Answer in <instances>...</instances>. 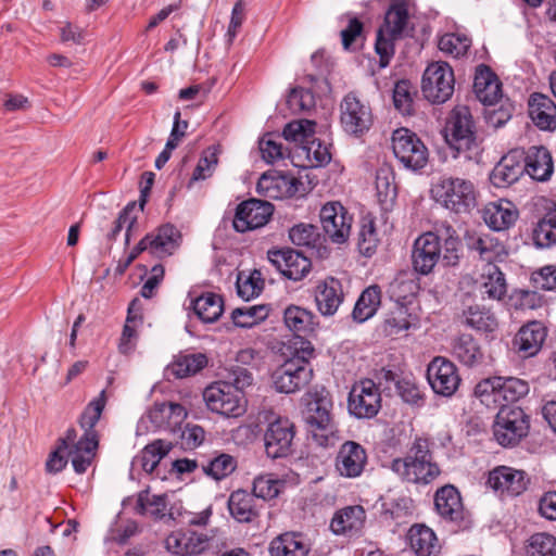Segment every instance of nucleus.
<instances>
[{"label": "nucleus", "mask_w": 556, "mask_h": 556, "mask_svg": "<svg viewBox=\"0 0 556 556\" xmlns=\"http://www.w3.org/2000/svg\"><path fill=\"white\" fill-rule=\"evenodd\" d=\"M105 404V391L102 390L96 399L90 401L81 414L79 425L84 434L78 437L75 429H68L64 438L60 439L55 451L50 454L46 463V468L50 473L62 471L68 459L75 472H86L96 456L99 437L94 427L100 420Z\"/></svg>", "instance_id": "1"}, {"label": "nucleus", "mask_w": 556, "mask_h": 556, "mask_svg": "<svg viewBox=\"0 0 556 556\" xmlns=\"http://www.w3.org/2000/svg\"><path fill=\"white\" fill-rule=\"evenodd\" d=\"M315 128L316 123L309 119L292 121L283 128L285 139L296 144L294 159L299 166L320 167L331 160L328 146L315 138Z\"/></svg>", "instance_id": "2"}, {"label": "nucleus", "mask_w": 556, "mask_h": 556, "mask_svg": "<svg viewBox=\"0 0 556 556\" xmlns=\"http://www.w3.org/2000/svg\"><path fill=\"white\" fill-rule=\"evenodd\" d=\"M391 469L403 480L416 484H429L441 473L433 460L430 442L425 438H416L404 458H396Z\"/></svg>", "instance_id": "3"}, {"label": "nucleus", "mask_w": 556, "mask_h": 556, "mask_svg": "<svg viewBox=\"0 0 556 556\" xmlns=\"http://www.w3.org/2000/svg\"><path fill=\"white\" fill-rule=\"evenodd\" d=\"M430 192L438 204L458 215L469 214L478 205V190L466 178L442 176L432 184Z\"/></svg>", "instance_id": "4"}, {"label": "nucleus", "mask_w": 556, "mask_h": 556, "mask_svg": "<svg viewBox=\"0 0 556 556\" xmlns=\"http://www.w3.org/2000/svg\"><path fill=\"white\" fill-rule=\"evenodd\" d=\"M257 424L265 426L263 441L269 458H283L292 453L295 426L289 417L273 408H264L257 414Z\"/></svg>", "instance_id": "5"}, {"label": "nucleus", "mask_w": 556, "mask_h": 556, "mask_svg": "<svg viewBox=\"0 0 556 556\" xmlns=\"http://www.w3.org/2000/svg\"><path fill=\"white\" fill-rule=\"evenodd\" d=\"M313 354L314 349L311 343L304 342L295 358L287 361L275 370L273 379L278 392L293 393L311 381L313 370L307 361Z\"/></svg>", "instance_id": "6"}, {"label": "nucleus", "mask_w": 556, "mask_h": 556, "mask_svg": "<svg viewBox=\"0 0 556 556\" xmlns=\"http://www.w3.org/2000/svg\"><path fill=\"white\" fill-rule=\"evenodd\" d=\"M408 23V10L405 2H393L386 13L384 23L378 29L376 52L380 56V66L386 67L394 54V41L404 33Z\"/></svg>", "instance_id": "7"}, {"label": "nucleus", "mask_w": 556, "mask_h": 556, "mask_svg": "<svg viewBox=\"0 0 556 556\" xmlns=\"http://www.w3.org/2000/svg\"><path fill=\"white\" fill-rule=\"evenodd\" d=\"M445 138L457 153L477 150L476 126L468 106L456 105L451 111L445 127Z\"/></svg>", "instance_id": "8"}, {"label": "nucleus", "mask_w": 556, "mask_h": 556, "mask_svg": "<svg viewBox=\"0 0 556 556\" xmlns=\"http://www.w3.org/2000/svg\"><path fill=\"white\" fill-rule=\"evenodd\" d=\"M392 149L397 161L407 169L418 170L428 163L429 152L420 138L407 128L393 132Z\"/></svg>", "instance_id": "9"}, {"label": "nucleus", "mask_w": 556, "mask_h": 556, "mask_svg": "<svg viewBox=\"0 0 556 556\" xmlns=\"http://www.w3.org/2000/svg\"><path fill=\"white\" fill-rule=\"evenodd\" d=\"M203 399L210 410L226 417H239L245 412L243 395L226 381L205 388Z\"/></svg>", "instance_id": "10"}, {"label": "nucleus", "mask_w": 556, "mask_h": 556, "mask_svg": "<svg viewBox=\"0 0 556 556\" xmlns=\"http://www.w3.org/2000/svg\"><path fill=\"white\" fill-rule=\"evenodd\" d=\"M454 84L452 67L446 62H433L424 73L421 90L431 103H443L452 97Z\"/></svg>", "instance_id": "11"}, {"label": "nucleus", "mask_w": 556, "mask_h": 556, "mask_svg": "<svg viewBox=\"0 0 556 556\" xmlns=\"http://www.w3.org/2000/svg\"><path fill=\"white\" fill-rule=\"evenodd\" d=\"M529 420L519 407H501L493 424V435L502 446L517 444L528 432Z\"/></svg>", "instance_id": "12"}, {"label": "nucleus", "mask_w": 556, "mask_h": 556, "mask_svg": "<svg viewBox=\"0 0 556 556\" xmlns=\"http://www.w3.org/2000/svg\"><path fill=\"white\" fill-rule=\"evenodd\" d=\"M340 122L346 134L361 136L368 131L372 124L371 110L354 93H349L340 104Z\"/></svg>", "instance_id": "13"}, {"label": "nucleus", "mask_w": 556, "mask_h": 556, "mask_svg": "<svg viewBox=\"0 0 556 556\" xmlns=\"http://www.w3.org/2000/svg\"><path fill=\"white\" fill-rule=\"evenodd\" d=\"M381 407L379 388L370 379L354 384L349 396V409L357 418H371Z\"/></svg>", "instance_id": "14"}, {"label": "nucleus", "mask_w": 556, "mask_h": 556, "mask_svg": "<svg viewBox=\"0 0 556 556\" xmlns=\"http://www.w3.org/2000/svg\"><path fill=\"white\" fill-rule=\"evenodd\" d=\"M319 216L325 233L333 243L346 242L351 235L353 218L341 203H326L321 207Z\"/></svg>", "instance_id": "15"}, {"label": "nucleus", "mask_w": 556, "mask_h": 556, "mask_svg": "<svg viewBox=\"0 0 556 556\" xmlns=\"http://www.w3.org/2000/svg\"><path fill=\"white\" fill-rule=\"evenodd\" d=\"M211 539L207 531L177 530L165 539V547L175 556H193L206 551Z\"/></svg>", "instance_id": "16"}, {"label": "nucleus", "mask_w": 556, "mask_h": 556, "mask_svg": "<svg viewBox=\"0 0 556 556\" xmlns=\"http://www.w3.org/2000/svg\"><path fill=\"white\" fill-rule=\"evenodd\" d=\"M274 207L269 202L251 199L240 203L236 210L233 228L245 232L266 225L273 215Z\"/></svg>", "instance_id": "17"}, {"label": "nucleus", "mask_w": 556, "mask_h": 556, "mask_svg": "<svg viewBox=\"0 0 556 556\" xmlns=\"http://www.w3.org/2000/svg\"><path fill=\"white\" fill-rule=\"evenodd\" d=\"M427 378L432 390L442 396L453 395L460 382L456 366L441 356L434 357L428 365Z\"/></svg>", "instance_id": "18"}, {"label": "nucleus", "mask_w": 556, "mask_h": 556, "mask_svg": "<svg viewBox=\"0 0 556 556\" xmlns=\"http://www.w3.org/2000/svg\"><path fill=\"white\" fill-rule=\"evenodd\" d=\"M267 258L285 277L294 281L301 280L311 270V261L295 250H270Z\"/></svg>", "instance_id": "19"}, {"label": "nucleus", "mask_w": 556, "mask_h": 556, "mask_svg": "<svg viewBox=\"0 0 556 556\" xmlns=\"http://www.w3.org/2000/svg\"><path fill=\"white\" fill-rule=\"evenodd\" d=\"M440 258L441 249L435 232L422 233L415 240L412 261L417 273L421 275L430 274Z\"/></svg>", "instance_id": "20"}, {"label": "nucleus", "mask_w": 556, "mask_h": 556, "mask_svg": "<svg viewBox=\"0 0 556 556\" xmlns=\"http://www.w3.org/2000/svg\"><path fill=\"white\" fill-rule=\"evenodd\" d=\"M367 464V453L357 442H344L336 457V470L344 478H357L362 475Z\"/></svg>", "instance_id": "21"}, {"label": "nucleus", "mask_w": 556, "mask_h": 556, "mask_svg": "<svg viewBox=\"0 0 556 556\" xmlns=\"http://www.w3.org/2000/svg\"><path fill=\"white\" fill-rule=\"evenodd\" d=\"M180 232L173 225H163L153 233L141 239V249H149V252L156 257H166L175 253L180 244Z\"/></svg>", "instance_id": "22"}, {"label": "nucleus", "mask_w": 556, "mask_h": 556, "mask_svg": "<svg viewBox=\"0 0 556 556\" xmlns=\"http://www.w3.org/2000/svg\"><path fill=\"white\" fill-rule=\"evenodd\" d=\"M488 485L501 495H519L527 488L523 471L501 466L489 473Z\"/></svg>", "instance_id": "23"}, {"label": "nucleus", "mask_w": 556, "mask_h": 556, "mask_svg": "<svg viewBox=\"0 0 556 556\" xmlns=\"http://www.w3.org/2000/svg\"><path fill=\"white\" fill-rule=\"evenodd\" d=\"M331 407V401L326 396H317L307 402L304 410V419L314 433V437H317L316 431H323L325 434H321V437L327 440L328 434L333 433L330 415Z\"/></svg>", "instance_id": "24"}, {"label": "nucleus", "mask_w": 556, "mask_h": 556, "mask_svg": "<svg viewBox=\"0 0 556 556\" xmlns=\"http://www.w3.org/2000/svg\"><path fill=\"white\" fill-rule=\"evenodd\" d=\"M187 416V409L174 402L155 403L147 414V418L155 428L166 429L174 433Z\"/></svg>", "instance_id": "25"}, {"label": "nucleus", "mask_w": 556, "mask_h": 556, "mask_svg": "<svg viewBox=\"0 0 556 556\" xmlns=\"http://www.w3.org/2000/svg\"><path fill=\"white\" fill-rule=\"evenodd\" d=\"M523 173V152L514 150L501 159L490 179L495 187L505 188L516 182Z\"/></svg>", "instance_id": "26"}, {"label": "nucleus", "mask_w": 556, "mask_h": 556, "mask_svg": "<svg viewBox=\"0 0 556 556\" xmlns=\"http://www.w3.org/2000/svg\"><path fill=\"white\" fill-rule=\"evenodd\" d=\"M300 181L292 175L276 173L263 175L257 182L258 192L271 199L293 197L299 190Z\"/></svg>", "instance_id": "27"}, {"label": "nucleus", "mask_w": 556, "mask_h": 556, "mask_svg": "<svg viewBox=\"0 0 556 556\" xmlns=\"http://www.w3.org/2000/svg\"><path fill=\"white\" fill-rule=\"evenodd\" d=\"M418 327V316L402 303H395L383 321V332L389 337L406 336L409 330H415Z\"/></svg>", "instance_id": "28"}, {"label": "nucleus", "mask_w": 556, "mask_h": 556, "mask_svg": "<svg viewBox=\"0 0 556 556\" xmlns=\"http://www.w3.org/2000/svg\"><path fill=\"white\" fill-rule=\"evenodd\" d=\"M473 91L479 101L485 105H493L502 98L501 83L489 66L479 65L477 67Z\"/></svg>", "instance_id": "29"}, {"label": "nucleus", "mask_w": 556, "mask_h": 556, "mask_svg": "<svg viewBox=\"0 0 556 556\" xmlns=\"http://www.w3.org/2000/svg\"><path fill=\"white\" fill-rule=\"evenodd\" d=\"M546 338V329L539 321H531L520 328L514 339V346L521 357L534 356Z\"/></svg>", "instance_id": "30"}, {"label": "nucleus", "mask_w": 556, "mask_h": 556, "mask_svg": "<svg viewBox=\"0 0 556 556\" xmlns=\"http://www.w3.org/2000/svg\"><path fill=\"white\" fill-rule=\"evenodd\" d=\"M483 220L493 230L508 229L515 224L518 211L508 200L488 203L483 208Z\"/></svg>", "instance_id": "31"}, {"label": "nucleus", "mask_w": 556, "mask_h": 556, "mask_svg": "<svg viewBox=\"0 0 556 556\" xmlns=\"http://www.w3.org/2000/svg\"><path fill=\"white\" fill-rule=\"evenodd\" d=\"M528 105L529 115L535 126L542 130L556 129V104L549 97L543 93H533Z\"/></svg>", "instance_id": "32"}, {"label": "nucleus", "mask_w": 556, "mask_h": 556, "mask_svg": "<svg viewBox=\"0 0 556 556\" xmlns=\"http://www.w3.org/2000/svg\"><path fill=\"white\" fill-rule=\"evenodd\" d=\"M342 301L343 291L339 280L327 278L316 287L315 302L321 315H334Z\"/></svg>", "instance_id": "33"}, {"label": "nucleus", "mask_w": 556, "mask_h": 556, "mask_svg": "<svg viewBox=\"0 0 556 556\" xmlns=\"http://www.w3.org/2000/svg\"><path fill=\"white\" fill-rule=\"evenodd\" d=\"M478 291L483 299L501 301L507 292L504 274L495 264H486L478 281Z\"/></svg>", "instance_id": "34"}, {"label": "nucleus", "mask_w": 556, "mask_h": 556, "mask_svg": "<svg viewBox=\"0 0 556 556\" xmlns=\"http://www.w3.org/2000/svg\"><path fill=\"white\" fill-rule=\"evenodd\" d=\"M525 172L534 180L545 181L553 174V160L544 147H531L523 154Z\"/></svg>", "instance_id": "35"}, {"label": "nucleus", "mask_w": 556, "mask_h": 556, "mask_svg": "<svg viewBox=\"0 0 556 556\" xmlns=\"http://www.w3.org/2000/svg\"><path fill=\"white\" fill-rule=\"evenodd\" d=\"M466 242L467 247L470 250L476 251L483 261L488 262V264L503 261L507 255L505 247L496 238L490 235L468 232L466 235Z\"/></svg>", "instance_id": "36"}, {"label": "nucleus", "mask_w": 556, "mask_h": 556, "mask_svg": "<svg viewBox=\"0 0 556 556\" xmlns=\"http://www.w3.org/2000/svg\"><path fill=\"white\" fill-rule=\"evenodd\" d=\"M408 540L417 556H437L440 553L439 540L433 530L427 526H413L408 531Z\"/></svg>", "instance_id": "37"}, {"label": "nucleus", "mask_w": 556, "mask_h": 556, "mask_svg": "<svg viewBox=\"0 0 556 556\" xmlns=\"http://www.w3.org/2000/svg\"><path fill=\"white\" fill-rule=\"evenodd\" d=\"M365 518L362 506H348L333 516L330 528L336 534H354L363 528Z\"/></svg>", "instance_id": "38"}, {"label": "nucleus", "mask_w": 556, "mask_h": 556, "mask_svg": "<svg viewBox=\"0 0 556 556\" xmlns=\"http://www.w3.org/2000/svg\"><path fill=\"white\" fill-rule=\"evenodd\" d=\"M441 257L445 265L454 266L458 263L462 253V242L456 230L448 224L443 223L435 229Z\"/></svg>", "instance_id": "39"}, {"label": "nucleus", "mask_w": 556, "mask_h": 556, "mask_svg": "<svg viewBox=\"0 0 556 556\" xmlns=\"http://www.w3.org/2000/svg\"><path fill=\"white\" fill-rule=\"evenodd\" d=\"M434 506L438 514L445 519L455 521L463 516L462 498L453 485H445L437 491Z\"/></svg>", "instance_id": "40"}, {"label": "nucleus", "mask_w": 556, "mask_h": 556, "mask_svg": "<svg viewBox=\"0 0 556 556\" xmlns=\"http://www.w3.org/2000/svg\"><path fill=\"white\" fill-rule=\"evenodd\" d=\"M308 551V544L298 533H283L269 544L270 556H306Z\"/></svg>", "instance_id": "41"}, {"label": "nucleus", "mask_w": 556, "mask_h": 556, "mask_svg": "<svg viewBox=\"0 0 556 556\" xmlns=\"http://www.w3.org/2000/svg\"><path fill=\"white\" fill-rule=\"evenodd\" d=\"M190 306L203 323H214L223 314L224 302L220 295L206 292L191 301Z\"/></svg>", "instance_id": "42"}, {"label": "nucleus", "mask_w": 556, "mask_h": 556, "mask_svg": "<svg viewBox=\"0 0 556 556\" xmlns=\"http://www.w3.org/2000/svg\"><path fill=\"white\" fill-rule=\"evenodd\" d=\"M230 515L239 522H251L257 516L254 495L244 490L233 491L228 500Z\"/></svg>", "instance_id": "43"}, {"label": "nucleus", "mask_w": 556, "mask_h": 556, "mask_svg": "<svg viewBox=\"0 0 556 556\" xmlns=\"http://www.w3.org/2000/svg\"><path fill=\"white\" fill-rule=\"evenodd\" d=\"M206 364L207 358L202 353L180 355L166 367V376L186 378L203 369Z\"/></svg>", "instance_id": "44"}, {"label": "nucleus", "mask_w": 556, "mask_h": 556, "mask_svg": "<svg viewBox=\"0 0 556 556\" xmlns=\"http://www.w3.org/2000/svg\"><path fill=\"white\" fill-rule=\"evenodd\" d=\"M283 320L287 328L296 334H306L313 331L315 326V315L296 305H290L285 309Z\"/></svg>", "instance_id": "45"}, {"label": "nucleus", "mask_w": 556, "mask_h": 556, "mask_svg": "<svg viewBox=\"0 0 556 556\" xmlns=\"http://www.w3.org/2000/svg\"><path fill=\"white\" fill-rule=\"evenodd\" d=\"M381 303V292L379 287L370 286L359 295L353 309V318L358 323H364L371 318Z\"/></svg>", "instance_id": "46"}, {"label": "nucleus", "mask_w": 556, "mask_h": 556, "mask_svg": "<svg viewBox=\"0 0 556 556\" xmlns=\"http://www.w3.org/2000/svg\"><path fill=\"white\" fill-rule=\"evenodd\" d=\"M453 353L464 365L473 367L482 363L483 352L478 342L469 334L460 336L454 344Z\"/></svg>", "instance_id": "47"}, {"label": "nucleus", "mask_w": 556, "mask_h": 556, "mask_svg": "<svg viewBox=\"0 0 556 556\" xmlns=\"http://www.w3.org/2000/svg\"><path fill=\"white\" fill-rule=\"evenodd\" d=\"M167 509L166 494H152L149 490L141 491L137 497L136 513L154 518L165 516Z\"/></svg>", "instance_id": "48"}, {"label": "nucleus", "mask_w": 556, "mask_h": 556, "mask_svg": "<svg viewBox=\"0 0 556 556\" xmlns=\"http://www.w3.org/2000/svg\"><path fill=\"white\" fill-rule=\"evenodd\" d=\"M500 379L498 405L507 407L505 403H514L523 397L529 392V386L526 381L514 377H497Z\"/></svg>", "instance_id": "49"}, {"label": "nucleus", "mask_w": 556, "mask_h": 556, "mask_svg": "<svg viewBox=\"0 0 556 556\" xmlns=\"http://www.w3.org/2000/svg\"><path fill=\"white\" fill-rule=\"evenodd\" d=\"M169 450V443L163 440H156L142 450L140 456L134 460V465L140 464L146 472H152Z\"/></svg>", "instance_id": "50"}, {"label": "nucleus", "mask_w": 556, "mask_h": 556, "mask_svg": "<svg viewBox=\"0 0 556 556\" xmlns=\"http://www.w3.org/2000/svg\"><path fill=\"white\" fill-rule=\"evenodd\" d=\"M268 309L263 305H250L232 311L231 319L237 327L252 328L266 319Z\"/></svg>", "instance_id": "51"}, {"label": "nucleus", "mask_w": 556, "mask_h": 556, "mask_svg": "<svg viewBox=\"0 0 556 556\" xmlns=\"http://www.w3.org/2000/svg\"><path fill=\"white\" fill-rule=\"evenodd\" d=\"M465 324L479 331H493L497 327V320L493 313L480 306H469L464 312Z\"/></svg>", "instance_id": "52"}, {"label": "nucleus", "mask_w": 556, "mask_h": 556, "mask_svg": "<svg viewBox=\"0 0 556 556\" xmlns=\"http://www.w3.org/2000/svg\"><path fill=\"white\" fill-rule=\"evenodd\" d=\"M528 556H556V536L547 532L532 534L526 544Z\"/></svg>", "instance_id": "53"}, {"label": "nucleus", "mask_w": 556, "mask_h": 556, "mask_svg": "<svg viewBox=\"0 0 556 556\" xmlns=\"http://www.w3.org/2000/svg\"><path fill=\"white\" fill-rule=\"evenodd\" d=\"M415 96V88L408 80L397 81L393 89V103L395 109L403 115L413 114Z\"/></svg>", "instance_id": "54"}, {"label": "nucleus", "mask_w": 556, "mask_h": 556, "mask_svg": "<svg viewBox=\"0 0 556 556\" xmlns=\"http://www.w3.org/2000/svg\"><path fill=\"white\" fill-rule=\"evenodd\" d=\"M285 488V481L274 475H261L253 481V495L262 500H271Z\"/></svg>", "instance_id": "55"}, {"label": "nucleus", "mask_w": 556, "mask_h": 556, "mask_svg": "<svg viewBox=\"0 0 556 556\" xmlns=\"http://www.w3.org/2000/svg\"><path fill=\"white\" fill-rule=\"evenodd\" d=\"M376 190L380 202L392 201L396 195L394 174L389 165L380 166L376 172Z\"/></svg>", "instance_id": "56"}, {"label": "nucleus", "mask_w": 556, "mask_h": 556, "mask_svg": "<svg viewBox=\"0 0 556 556\" xmlns=\"http://www.w3.org/2000/svg\"><path fill=\"white\" fill-rule=\"evenodd\" d=\"M534 241L541 248L556 244V210L548 212L534 229Z\"/></svg>", "instance_id": "57"}, {"label": "nucleus", "mask_w": 556, "mask_h": 556, "mask_svg": "<svg viewBox=\"0 0 556 556\" xmlns=\"http://www.w3.org/2000/svg\"><path fill=\"white\" fill-rule=\"evenodd\" d=\"M378 242L379 239L374 220L368 217L363 218L357 238L359 252L364 256H371L377 249Z\"/></svg>", "instance_id": "58"}, {"label": "nucleus", "mask_w": 556, "mask_h": 556, "mask_svg": "<svg viewBox=\"0 0 556 556\" xmlns=\"http://www.w3.org/2000/svg\"><path fill=\"white\" fill-rule=\"evenodd\" d=\"M217 163H218V157H217L216 149L208 148L207 150H205L202 153V155L192 173V176L188 182V188H191L193 182L205 180V179L210 178L213 175V173L215 172Z\"/></svg>", "instance_id": "59"}, {"label": "nucleus", "mask_w": 556, "mask_h": 556, "mask_svg": "<svg viewBox=\"0 0 556 556\" xmlns=\"http://www.w3.org/2000/svg\"><path fill=\"white\" fill-rule=\"evenodd\" d=\"M470 39L466 35L445 34L439 39L440 51L453 58H460L466 54L470 47Z\"/></svg>", "instance_id": "60"}, {"label": "nucleus", "mask_w": 556, "mask_h": 556, "mask_svg": "<svg viewBox=\"0 0 556 556\" xmlns=\"http://www.w3.org/2000/svg\"><path fill=\"white\" fill-rule=\"evenodd\" d=\"M264 281L258 270H253L249 275L240 274L237 280L238 294L249 301L257 296L263 290Z\"/></svg>", "instance_id": "61"}, {"label": "nucleus", "mask_w": 556, "mask_h": 556, "mask_svg": "<svg viewBox=\"0 0 556 556\" xmlns=\"http://www.w3.org/2000/svg\"><path fill=\"white\" fill-rule=\"evenodd\" d=\"M318 228L311 224H299L289 231V238L299 247H315L319 241Z\"/></svg>", "instance_id": "62"}, {"label": "nucleus", "mask_w": 556, "mask_h": 556, "mask_svg": "<svg viewBox=\"0 0 556 556\" xmlns=\"http://www.w3.org/2000/svg\"><path fill=\"white\" fill-rule=\"evenodd\" d=\"M236 459L231 455L220 454L204 467V471L215 480H222L229 476L236 469Z\"/></svg>", "instance_id": "63"}, {"label": "nucleus", "mask_w": 556, "mask_h": 556, "mask_svg": "<svg viewBox=\"0 0 556 556\" xmlns=\"http://www.w3.org/2000/svg\"><path fill=\"white\" fill-rule=\"evenodd\" d=\"M177 430L179 431V444L186 451L199 447L205 440V431L199 425L186 424L182 429L179 427Z\"/></svg>", "instance_id": "64"}]
</instances>
